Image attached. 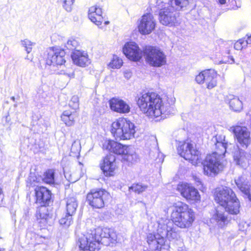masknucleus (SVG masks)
<instances>
[{"label": "nucleus", "mask_w": 251, "mask_h": 251, "mask_svg": "<svg viewBox=\"0 0 251 251\" xmlns=\"http://www.w3.org/2000/svg\"><path fill=\"white\" fill-rule=\"evenodd\" d=\"M62 2L63 8L67 12H70L73 9V6L75 0H61Z\"/></svg>", "instance_id": "nucleus-40"}, {"label": "nucleus", "mask_w": 251, "mask_h": 251, "mask_svg": "<svg viewBox=\"0 0 251 251\" xmlns=\"http://www.w3.org/2000/svg\"><path fill=\"white\" fill-rule=\"evenodd\" d=\"M122 156L123 157L122 160L123 161H126L131 163H132L136 158V154H129L128 153V152L126 153L125 154H123Z\"/></svg>", "instance_id": "nucleus-42"}, {"label": "nucleus", "mask_w": 251, "mask_h": 251, "mask_svg": "<svg viewBox=\"0 0 251 251\" xmlns=\"http://www.w3.org/2000/svg\"><path fill=\"white\" fill-rule=\"evenodd\" d=\"M123 51L125 55L131 60L137 61L142 58V51L135 42L126 43L123 49Z\"/></svg>", "instance_id": "nucleus-16"}, {"label": "nucleus", "mask_w": 251, "mask_h": 251, "mask_svg": "<svg viewBox=\"0 0 251 251\" xmlns=\"http://www.w3.org/2000/svg\"><path fill=\"white\" fill-rule=\"evenodd\" d=\"M117 239V234L113 229L98 227L79 236L77 245L83 251H97L100 249V243L110 246L115 243Z\"/></svg>", "instance_id": "nucleus-3"}, {"label": "nucleus", "mask_w": 251, "mask_h": 251, "mask_svg": "<svg viewBox=\"0 0 251 251\" xmlns=\"http://www.w3.org/2000/svg\"><path fill=\"white\" fill-rule=\"evenodd\" d=\"M102 9L98 6H92L89 9L88 17L89 19L98 26L102 22Z\"/></svg>", "instance_id": "nucleus-23"}, {"label": "nucleus", "mask_w": 251, "mask_h": 251, "mask_svg": "<svg viewBox=\"0 0 251 251\" xmlns=\"http://www.w3.org/2000/svg\"><path fill=\"white\" fill-rule=\"evenodd\" d=\"M26 240H29L28 243L31 244H39L38 240L41 239V237L38 235H36L34 232L28 231L26 234Z\"/></svg>", "instance_id": "nucleus-37"}, {"label": "nucleus", "mask_w": 251, "mask_h": 251, "mask_svg": "<svg viewBox=\"0 0 251 251\" xmlns=\"http://www.w3.org/2000/svg\"><path fill=\"white\" fill-rule=\"evenodd\" d=\"M245 224L246 225V226H248V225L246 223H245Z\"/></svg>", "instance_id": "nucleus-53"}, {"label": "nucleus", "mask_w": 251, "mask_h": 251, "mask_svg": "<svg viewBox=\"0 0 251 251\" xmlns=\"http://www.w3.org/2000/svg\"><path fill=\"white\" fill-rule=\"evenodd\" d=\"M178 190L187 200L198 202L201 200L200 195L197 189L188 183H182L178 185Z\"/></svg>", "instance_id": "nucleus-14"}, {"label": "nucleus", "mask_w": 251, "mask_h": 251, "mask_svg": "<svg viewBox=\"0 0 251 251\" xmlns=\"http://www.w3.org/2000/svg\"><path fill=\"white\" fill-rule=\"evenodd\" d=\"M214 142H216L215 145L216 151L213 153H217L222 156L224 157L225 153L227 151L228 147L231 146V144H228L227 141L225 139V136L216 135L213 139Z\"/></svg>", "instance_id": "nucleus-21"}, {"label": "nucleus", "mask_w": 251, "mask_h": 251, "mask_svg": "<svg viewBox=\"0 0 251 251\" xmlns=\"http://www.w3.org/2000/svg\"><path fill=\"white\" fill-rule=\"evenodd\" d=\"M111 132L116 140L130 139L135 133L134 125L125 118H120L111 125Z\"/></svg>", "instance_id": "nucleus-5"}, {"label": "nucleus", "mask_w": 251, "mask_h": 251, "mask_svg": "<svg viewBox=\"0 0 251 251\" xmlns=\"http://www.w3.org/2000/svg\"><path fill=\"white\" fill-rule=\"evenodd\" d=\"M238 189L251 201V190L248 181L244 176H239L235 179Z\"/></svg>", "instance_id": "nucleus-24"}, {"label": "nucleus", "mask_w": 251, "mask_h": 251, "mask_svg": "<svg viewBox=\"0 0 251 251\" xmlns=\"http://www.w3.org/2000/svg\"><path fill=\"white\" fill-rule=\"evenodd\" d=\"M11 99L13 101H15V97H14V96H13V97H12L11 98Z\"/></svg>", "instance_id": "nucleus-49"}, {"label": "nucleus", "mask_w": 251, "mask_h": 251, "mask_svg": "<svg viewBox=\"0 0 251 251\" xmlns=\"http://www.w3.org/2000/svg\"><path fill=\"white\" fill-rule=\"evenodd\" d=\"M233 161L239 167L246 170L248 168L251 161V155L245 151L239 149L235 151L233 154Z\"/></svg>", "instance_id": "nucleus-15"}, {"label": "nucleus", "mask_w": 251, "mask_h": 251, "mask_svg": "<svg viewBox=\"0 0 251 251\" xmlns=\"http://www.w3.org/2000/svg\"><path fill=\"white\" fill-rule=\"evenodd\" d=\"M213 70V69H207L200 73L195 77L197 83L200 84L204 83Z\"/></svg>", "instance_id": "nucleus-31"}, {"label": "nucleus", "mask_w": 251, "mask_h": 251, "mask_svg": "<svg viewBox=\"0 0 251 251\" xmlns=\"http://www.w3.org/2000/svg\"><path fill=\"white\" fill-rule=\"evenodd\" d=\"M59 223L64 227H68L73 223V215L66 213V215L59 220Z\"/></svg>", "instance_id": "nucleus-36"}, {"label": "nucleus", "mask_w": 251, "mask_h": 251, "mask_svg": "<svg viewBox=\"0 0 251 251\" xmlns=\"http://www.w3.org/2000/svg\"><path fill=\"white\" fill-rule=\"evenodd\" d=\"M128 75H130V74H127V76H128ZM125 76H126V75H125Z\"/></svg>", "instance_id": "nucleus-52"}, {"label": "nucleus", "mask_w": 251, "mask_h": 251, "mask_svg": "<svg viewBox=\"0 0 251 251\" xmlns=\"http://www.w3.org/2000/svg\"><path fill=\"white\" fill-rule=\"evenodd\" d=\"M223 207L229 214L237 215L240 212V204L236 196L233 198L225 205L223 206Z\"/></svg>", "instance_id": "nucleus-25"}, {"label": "nucleus", "mask_w": 251, "mask_h": 251, "mask_svg": "<svg viewBox=\"0 0 251 251\" xmlns=\"http://www.w3.org/2000/svg\"><path fill=\"white\" fill-rule=\"evenodd\" d=\"M77 117V114L75 112H71L69 110H66L63 112L61 118L66 125L71 126L74 124L75 119Z\"/></svg>", "instance_id": "nucleus-28"}, {"label": "nucleus", "mask_w": 251, "mask_h": 251, "mask_svg": "<svg viewBox=\"0 0 251 251\" xmlns=\"http://www.w3.org/2000/svg\"><path fill=\"white\" fill-rule=\"evenodd\" d=\"M145 61L150 66L161 67L167 63L166 55L159 48L147 46L143 50Z\"/></svg>", "instance_id": "nucleus-7"}, {"label": "nucleus", "mask_w": 251, "mask_h": 251, "mask_svg": "<svg viewBox=\"0 0 251 251\" xmlns=\"http://www.w3.org/2000/svg\"><path fill=\"white\" fill-rule=\"evenodd\" d=\"M36 217L41 227H44L49 224L51 219L48 213V209L46 206H41L36 212Z\"/></svg>", "instance_id": "nucleus-26"}, {"label": "nucleus", "mask_w": 251, "mask_h": 251, "mask_svg": "<svg viewBox=\"0 0 251 251\" xmlns=\"http://www.w3.org/2000/svg\"><path fill=\"white\" fill-rule=\"evenodd\" d=\"M242 100V98L240 99L236 96H232L229 101L230 108L235 112L241 111L243 107Z\"/></svg>", "instance_id": "nucleus-29"}, {"label": "nucleus", "mask_w": 251, "mask_h": 251, "mask_svg": "<svg viewBox=\"0 0 251 251\" xmlns=\"http://www.w3.org/2000/svg\"><path fill=\"white\" fill-rule=\"evenodd\" d=\"M196 182H197V185H199V184H200L201 183V181L200 180V179L199 178H197L196 179Z\"/></svg>", "instance_id": "nucleus-46"}, {"label": "nucleus", "mask_w": 251, "mask_h": 251, "mask_svg": "<svg viewBox=\"0 0 251 251\" xmlns=\"http://www.w3.org/2000/svg\"><path fill=\"white\" fill-rule=\"evenodd\" d=\"M212 222H216L219 226H222L227 222V217L223 211H221L217 208L211 219Z\"/></svg>", "instance_id": "nucleus-27"}, {"label": "nucleus", "mask_w": 251, "mask_h": 251, "mask_svg": "<svg viewBox=\"0 0 251 251\" xmlns=\"http://www.w3.org/2000/svg\"><path fill=\"white\" fill-rule=\"evenodd\" d=\"M71 56L74 64L77 66L85 67L91 63V60L85 51L75 50L72 53Z\"/></svg>", "instance_id": "nucleus-18"}, {"label": "nucleus", "mask_w": 251, "mask_h": 251, "mask_svg": "<svg viewBox=\"0 0 251 251\" xmlns=\"http://www.w3.org/2000/svg\"><path fill=\"white\" fill-rule=\"evenodd\" d=\"M232 60L233 62H234V59L232 58Z\"/></svg>", "instance_id": "nucleus-55"}, {"label": "nucleus", "mask_w": 251, "mask_h": 251, "mask_svg": "<svg viewBox=\"0 0 251 251\" xmlns=\"http://www.w3.org/2000/svg\"><path fill=\"white\" fill-rule=\"evenodd\" d=\"M115 160V157L113 154L107 155L104 158L102 163L100 164V168L105 176H114L117 168Z\"/></svg>", "instance_id": "nucleus-17"}, {"label": "nucleus", "mask_w": 251, "mask_h": 251, "mask_svg": "<svg viewBox=\"0 0 251 251\" xmlns=\"http://www.w3.org/2000/svg\"><path fill=\"white\" fill-rule=\"evenodd\" d=\"M178 251H186L185 249L182 248H179L178 249Z\"/></svg>", "instance_id": "nucleus-47"}, {"label": "nucleus", "mask_w": 251, "mask_h": 251, "mask_svg": "<svg viewBox=\"0 0 251 251\" xmlns=\"http://www.w3.org/2000/svg\"><path fill=\"white\" fill-rule=\"evenodd\" d=\"M229 130L233 133L238 143L243 148H247L251 143L250 131L247 127L233 126Z\"/></svg>", "instance_id": "nucleus-10"}, {"label": "nucleus", "mask_w": 251, "mask_h": 251, "mask_svg": "<svg viewBox=\"0 0 251 251\" xmlns=\"http://www.w3.org/2000/svg\"><path fill=\"white\" fill-rule=\"evenodd\" d=\"M103 149L115 154L122 155L127 152V147L112 140H105L103 144Z\"/></svg>", "instance_id": "nucleus-19"}, {"label": "nucleus", "mask_w": 251, "mask_h": 251, "mask_svg": "<svg viewBox=\"0 0 251 251\" xmlns=\"http://www.w3.org/2000/svg\"><path fill=\"white\" fill-rule=\"evenodd\" d=\"M21 44L25 48L26 52L29 53L31 51L32 46L35 45V43L28 39H25L21 41Z\"/></svg>", "instance_id": "nucleus-39"}, {"label": "nucleus", "mask_w": 251, "mask_h": 251, "mask_svg": "<svg viewBox=\"0 0 251 251\" xmlns=\"http://www.w3.org/2000/svg\"><path fill=\"white\" fill-rule=\"evenodd\" d=\"M79 43L77 39L71 37L68 39L66 44V48L70 50H76L75 49L78 47Z\"/></svg>", "instance_id": "nucleus-38"}, {"label": "nucleus", "mask_w": 251, "mask_h": 251, "mask_svg": "<svg viewBox=\"0 0 251 251\" xmlns=\"http://www.w3.org/2000/svg\"><path fill=\"white\" fill-rule=\"evenodd\" d=\"M43 180L46 183L53 184L54 182V171L52 169L47 171L44 175Z\"/></svg>", "instance_id": "nucleus-35"}, {"label": "nucleus", "mask_w": 251, "mask_h": 251, "mask_svg": "<svg viewBox=\"0 0 251 251\" xmlns=\"http://www.w3.org/2000/svg\"><path fill=\"white\" fill-rule=\"evenodd\" d=\"M240 228L241 230H244V229H241L240 227Z\"/></svg>", "instance_id": "nucleus-54"}, {"label": "nucleus", "mask_w": 251, "mask_h": 251, "mask_svg": "<svg viewBox=\"0 0 251 251\" xmlns=\"http://www.w3.org/2000/svg\"><path fill=\"white\" fill-rule=\"evenodd\" d=\"M77 144H78L77 143H76V142H74L72 145V147H74L75 145H77Z\"/></svg>", "instance_id": "nucleus-48"}, {"label": "nucleus", "mask_w": 251, "mask_h": 251, "mask_svg": "<svg viewBox=\"0 0 251 251\" xmlns=\"http://www.w3.org/2000/svg\"><path fill=\"white\" fill-rule=\"evenodd\" d=\"M1 193H2V189L0 187V195L1 194Z\"/></svg>", "instance_id": "nucleus-51"}, {"label": "nucleus", "mask_w": 251, "mask_h": 251, "mask_svg": "<svg viewBox=\"0 0 251 251\" xmlns=\"http://www.w3.org/2000/svg\"><path fill=\"white\" fill-rule=\"evenodd\" d=\"M36 203L41 206H46L49 204L51 198V193L45 187H37L35 189Z\"/></svg>", "instance_id": "nucleus-20"}, {"label": "nucleus", "mask_w": 251, "mask_h": 251, "mask_svg": "<svg viewBox=\"0 0 251 251\" xmlns=\"http://www.w3.org/2000/svg\"><path fill=\"white\" fill-rule=\"evenodd\" d=\"M175 102V99L173 97L162 98L153 92L141 94L137 100L141 111L152 119L166 117L171 113Z\"/></svg>", "instance_id": "nucleus-2"}, {"label": "nucleus", "mask_w": 251, "mask_h": 251, "mask_svg": "<svg viewBox=\"0 0 251 251\" xmlns=\"http://www.w3.org/2000/svg\"><path fill=\"white\" fill-rule=\"evenodd\" d=\"M178 154L185 159L189 160L192 164L196 165L200 162L199 151L196 145L189 142H180L177 147Z\"/></svg>", "instance_id": "nucleus-8"}, {"label": "nucleus", "mask_w": 251, "mask_h": 251, "mask_svg": "<svg viewBox=\"0 0 251 251\" xmlns=\"http://www.w3.org/2000/svg\"><path fill=\"white\" fill-rule=\"evenodd\" d=\"M170 208L172 221L167 218L160 219L157 221V234L150 233L147 235V243L152 251H170V243L164 237L171 241L179 237L174 224L181 228H186L191 226L194 221V212L187 204L178 201Z\"/></svg>", "instance_id": "nucleus-1"}, {"label": "nucleus", "mask_w": 251, "mask_h": 251, "mask_svg": "<svg viewBox=\"0 0 251 251\" xmlns=\"http://www.w3.org/2000/svg\"><path fill=\"white\" fill-rule=\"evenodd\" d=\"M70 107L74 109H76L79 107V100L77 96H73L69 104Z\"/></svg>", "instance_id": "nucleus-41"}, {"label": "nucleus", "mask_w": 251, "mask_h": 251, "mask_svg": "<svg viewBox=\"0 0 251 251\" xmlns=\"http://www.w3.org/2000/svg\"><path fill=\"white\" fill-rule=\"evenodd\" d=\"M77 207L76 198L74 197L66 198V211L68 214L74 215Z\"/></svg>", "instance_id": "nucleus-30"}, {"label": "nucleus", "mask_w": 251, "mask_h": 251, "mask_svg": "<svg viewBox=\"0 0 251 251\" xmlns=\"http://www.w3.org/2000/svg\"><path fill=\"white\" fill-rule=\"evenodd\" d=\"M247 46V42L243 39H239L234 44V48L236 50H241L243 48Z\"/></svg>", "instance_id": "nucleus-43"}, {"label": "nucleus", "mask_w": 251, "mask_h": 251, "mask_svg": "<svg viewBox=\"0 0 251 251\" xmlns=\"http://www.w3.org/2000/svg\"><path fill=\"white\" fill-rule=\"evenodd\" d=\"M109 197V193L104 189H93L87 194L86 201L93 208H101Z\"/></svg>", "instance_id": "nucleus-9"}, {"label": "nucleus", "mask_w": 251, "mask_h": 251, "mask_svg": "<svg viewBox=\"0 0 251 251\" xmlns=\"http://www.w3.org/2000/svg\"><path fill=\"white\" fill-rule=\"evenodd\" d=\"M109 104L111 109L117 112L126 113L130 111L129 106L123 100L118 98H112L110 100Z\"/></svg>", "instance_id": "nucleus-22"}, {"label": "nucleus", "mask_w": 251, "mask_h": 251, "mask_svg": "<svg viewBox=\"0 0 251 251\" xmlns=\"http://www.w3.org/2000/svg\"><path fill=\"white\" fill-rule=\"evenodd\" d=\"M127 74H128L127 73H125V75H127Z\"/></svg>", "instance_id": "nucleus-56"}, {"label": "nucleus", "mask_w": 251, "mask_h": 251, "mask_svg": "<svg viewBox=\"0 0 251 251\" xmlns=\"http://www.w3.org/2000/svg\"><path fill=\"white\" fill-rule=\"evenodd\" d=\"M218 1L220 4H225L226 2V0H218Z\"/></svg>", "instance_id": "nucleus-45"}, {"label": "nucleus", "mask_w": 251, "mask_h": 251, "mask_svg": "<svg viewBox=\"0 0 251 251\" xmlns=\"http://www.w3.org/2000/svg\"><path fill=\"white\" fill-rule=\"evenodd\" d=\"M148 186L142 183H134L131 186L129 187V191H132L133 192L140 194L145 191Z\"/></svg>", "instance_id": "nucleus-34"}, {"label": "nucleus", "mask_w": 251, "mask_h": 251, "mask_svg": "<svg viewBox=\"0 0 251 251\" xmlns=\"http://www.w3.org/2000/svg\"><path fill=\"white\" fill-rule=\"evenodd\" d=\"M65 52L63 50L57 48H50L48 50L46 64L53 66L62 65L65 62Z\"/></svg>", "instance_id": "nucleus-11"}, {"label": "nucleus", "mask_w": 251, "mask_h": 251, "mask_svg": "<svg viewBox=\"0 0 251 251\" xmlns=\"http://www.w3.org/2000/svg\"><path fill=\"white\" fill-rule=\"evenodd\" d=\"M123 61L122 58L117 55H113L110 61L108 64L109 68L111 69H120L123 65Z\"/></svg>", "instance_id": "nucleus-33"}, {"label": "nucleus", "mask_w": 251, "mask_h": 251, "mask_svg": "<svg viewBox=\"0 0 251 251\" xmlns=\"http://www.w3.org/2000/svg\"><path fill=\"white\" fill-rule=\"evenodd\" d=\"M248 38L247 40H245V42H247V45L248 44H251V34L250 35H247Z\"/></svg>", "instance_id": "nucleus-44"}, {"label": "nucleus", "mask_w": 251, "mask_h": 251, "mask_svg": "<svg viewBox=\"0 0 251 251\" xmlns=\"http://www.w3.org/2000/svg\"><path fill=\"white\" fill-rule=\"evenodd\" d=\"M193 0H169L164 3L157 0L156 7L159 10V20L162 25L169 26L178 25L177 11L183 10Z\"/></svg>", "instance_id": "nucleus-4"}, {"label": "nucleus", "mask_w": 251, "mask_h": 251, "mask_svg": "<svg viewBox=\"0 0 251 251\" xmlns=\"http://www.w3.org/2000/svg\"><path fill=\"white\" fill-rule=\"evenodd\" d=\"M109 22L108 21H106V22H105V25H108L109 24Z\"/></svg>", "instance_id": "nucleus-50"}, {"label": "nucleus", "mask_w": 251, "mask_h": 251, "mask_svg": "<svg viewBox=\"0 0 251 251\" xmlns=\"http://www.w3.org/2000/svg\"><path fill=\"white\" fill-rule=\"evenodd\" d=\"M226 164V161L224 156L217 153L208 154L203 162L204 174L214 176L223 170Z\"/></svg>", "instance_id": "nucleus-6"}, {"label": "nucleus", "mask_w": 251, "mask_h": 251, "mask_svg": "<svg viewBox=\"0 0 251 251\" xmlns=\"http://www.w3.org/2000/svg\"><path fill=\"white\" fill-rule=\"evenodd\" d=\"M235 196L233 190L229 187L218 188L215 191L214 200L217 203L223 207Z\"/></svg>", "instance_id": "nucleus-13"}, {"label": "nucleus", "mask_w": 251, "mask_h": 251, "mask_svg": "<svg viewBox=\"0 0 251 251\" xmlns=\"http://www.w3.org/2000/svg\"><path fill=\"white\" fill-rule=\"evenodd\" d=\"M155 20L153 16L150 13L143 15L140 20L138 27L139 31L143 35L151 33L155 28Z\"/></svg>", "instance_id": "nucleus-12"}, {"label": "nucleus", "mask_w": 251, "mask_h": 251, "mask_svg": "<svg viewBox=\"0 0 251 251\" xmlns=\"http://www.w3.org/2000/svg\"><path fill=\"white\" fill-rule=\"evenodd\" d=\"M217 74L216 72L213 70L209 77L207 78V80L204 83L207 89H211L217 86Z\"/></svg>", "instance_id": "nucleus-32"}]
</instances>
